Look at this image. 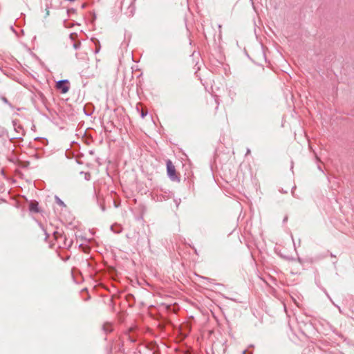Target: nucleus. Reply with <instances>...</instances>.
I'll list each match as a JSON object with an SVG mask.
<instances>
[{"mask_svg":"<svg viewBox=\"0 0 354 354\" xmlns=\"http://www.w3.org/2000/svg\"><path fill=\"white\" fill-rule=\"evenodd\" d=\"M167 171L168 176L172 180H178V178L176 174L175 166L173 165L172 162L170 160H168L167 161Z\"/></svg>","mask_w":354,"mask_h":354,"instance_id":"f257e3e1","label":"nucleus"},{"mask_svg":"<svg viewBox=\"0 0 354 354\" xmlns=\"http://www.w3.org/2000/svg\"><path fill=\"white\" fill-rule=\"evenodd\" d=\"M68 84V80H61L57 82L56 88L59 90L62 93H66L69 90Z\"/></svg>","mask_w":354,"mask_h":354,"instance_id":"f03ea898","label":"nucleus"},{"mask_svg":"<svg viewBox=\"0 0 354 354\" xmlns=\"http://www.w3.org/2000/svg\"><path fill=\"white\" fill-rule=\"evenodd\" d=\"M147 111L142 109V113H141L142 117L144 118L147 115Z\"/></svg>","mask_w":354,"mask_h":354,"instance_id":"7ed1b4c3","label":"nucleus"},{"mask_svg":"<svg viewBox=\"0 0 354 354\" xmlns=\"http://www.w3.org/2000/svg\"><path fill=\"white\" fill-rule=\"evenodd\" d=\"M37 205V204L36 205L32 204L31 205V209H36L35 208H36Z\"/></svg>","mask_w":354,"mask_h":354,"instance_id":"20e7f679","label":"nucleus"},{"mask_svg":"<svg viewBox=\"0 0 354 354\" xmlns=\"http://www.w3.org/2000/svg\"><path fill=\"white\" fill-rule=\"evenodd\" d=\"M49 15V10L48 8L46 9V17Z\"/></svg>","mask_w":354,"mask_h":354,"instance_id":"39448f33","label":"nucleus"},{"mask_svg":"<svg viewBox=\"0 0 354 354\" xmlns=\"http://www.w3.org/2000/svg\"><path fill=\"white\" fill-rule=\"evenodd\" d=\"M57 201L58 203L60 204V205H62L63 204V202L62 201H60L59 198H57Z\"/></svg>","mask_w":354,"mask_h":354,"instance_id":"423d86ee","label":"nucleus"}]
</instances>
